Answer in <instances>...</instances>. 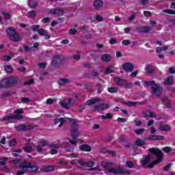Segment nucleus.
<instances>
[{
  "label": "nucleus",
  "instance_id": "nucleus-1",
  "mask_svg": "<svg viewBox=\"0 0 175 175\" xmlns=\"http://www.w3.org/2000/svg\"><path fill=\"white\" fill-rule=\"evenodd\" d=\"M19 83L20 79H18V78L10 76L0 81V89L9 88L10 87H16V85H18Z\"/></svg>",
  "mask_w": 175,
  "mask_h": 175
},
{
  "label": "nucleus",
  "instance_id": "nucleus-2",
  "mask_svg": "<svg viewBox=\"0 0 175 175\" xmlns=\"http://www.w3.org/2000/svg\"><path fill=\"white\" fill-rule=\"evenodd\" d=\"M150 154L152 155H155L157 159L153 161L152 163H149L148 167L150 169L154 167L155 165H158V163H161L162 162V158H163V153L161 150L155 148H152L149 149Z\"/></svg>",
  "mask_w": 175,
  "mask_h": 175
},
{
  "label": "nucleus",
  "instance_id": "nucleus-3",
  "mask_svg": "<svg viewBox=\"0 0 175 175\" xmlns=\"http://www.w3.org/2000/svg\"><path fill=\"white\" fill-rule=\"evenodd\" d=\"M20 169H29L28 172L30 174H36L39 172V166L31 164V162L24 161L19 164Z\"/></svg>",
  "mask_w": 175,
  "mask_h": 175
},
{
  "label": "nucleus",
  "instance_id": "nucleus-4",
  "mask_svg": "<svg viewBox=\"0 0 175 175\" xmlns=\"http://www.w3.org/2000/svg\"><path fill=\"white\" fill-rule=\"evenodd\" d=\"M5 32L7 33V36L11 42H20L21 40V37L16 31V29L13 27H8L6 29Z\"/></svg>",
  "mask_w": 175,
  "mask_h": 175
},
{
  "label": "nucleus",
  "instance_id": "nucleus-5",
  "mask_svg": "<svg viewBox=\"0 0 175 175\" xmlns=\"http://www.w3.org/2000/svg\"><path fill=\"white\" fill-rule=\"evenodd\" d=\"M70 132L72 139H75L79 137V124H77V120L75 119L71 120Z\"/></svg>",
  "mask_w": 175,
  "mask_h": 175
},
{
  "label": "nucleus",
  "instance_id": "nucleus-6",
  "mask_svg": "<svg viewBox=\"0 0 175 175\" xmlns=\"http://www.w3.org/2000/svg\"><path fill=\"white\" fill-rule=\"evenodd\" d=\"M15 115L6 116L5 120L8 122L10 120H23L24 117L21 114H24V111L22 109H17L14 111Z\"/></svg>",
  "mask_w": 175,
  "mask_h": 175
},
{
  "label": "nucleus",
  "instance_id": "nucleus-7",
  "mask_svg": "<svg viewBox=\"0 0 175 175\" xmlns=\"http://www.w3.org/2000/svg\"><path fill=\"white\" fill-rule=\"evenodd\" d=\"M108 172L112 174H131V172L125 170L122 167H118L116 168L111 167L108 170Z\"/></svg>",
  "mask_w": 175,
  "mask_h": 175
},
{
  "label": "nucleus",
  "instance_id": "nucleus-8",
  "mask_svg": "<svg viewBox=\"0 0 175 175\" xmlns=\"http://www.w3.org/2000/svg\"><path fill=\"white\" fill-rule=\"evenodd\" d=\"M64 62H65V58L61 57L60 55H56L53 56L51 64L54 68H59L61 65L64 64Z\"/></svg>",
  "mask_w": 175,
  "mask_h": 175
},
{
  "label": "nucleus",
  "instance_id": "nucleus-9",
  "mask_svg": "<svg viewBox=\"0 0 175 175\" xmlns=\"http://www.w3.org/2000/svg\"><path fill=\"white\" fill-rule=\"evenodd\" d=\"M65 14V10L64 9H50L48 10V14H51L52 16H57V17H62Z\"/></svg>",
  "mask_w": 175,
  "mask_h": 175
},
{
  "label": "nucleus",
  "instance_id": "nucleus-10",
  "mask_svg": "<svg viewBox=\"0 0 175 175\" xmlns=\"http://www.w3.org/2000/svg\"><path fill=\"white\" fill-rule=\"evenodd\" d=\"M153 95H157V96H161L163 91V88L161 87L159 84H154V85L151 87Z\"/></svg>",
  "mask_w": 175,
  "mask_h": 175
},
{
  "label": "nucleus",
  "instance_id": "nucleus-11",
  "mask_svg": "<svg viewBox=\"0 0 175 175\" xmlns=\"http://www.w3.org/2000/svg\"><path fill=\"white\" fill-rule=\"evenodd\" d=\"M14 129H16V131H18L19 132L21 131H31L33 129V126L21 124L19 125L15 126Z\"/></svg>",
  "mask_w": 175,
  "mask_h": 175
},
{
  "label": "nucleus",
  "instance_id": "nucleus-12",
  "mask_svg": "<svg viewBox=\"0 0 175 175\" xmlns=\"http://www.w3.org/2000/svg\"><path fill=\"white\" fill-rule=\"evenodd\" d=\"M110 105L106 103H100L97 105H94L93 109L94 111H103V110H106V109H109Z\"/></svg>",
  "mask_w": 175,
  "mask_h": 175
},
{
  "label": "nucleus",
  "instance_id": "nucleus-13",
  "mask_svg": "<svg viewBox=\"0 0 175 175\" xmlns=\"http://www.w3.org/2000/svg\"><path fill=\"white\" fill-rule=\"evenodd\" d=\"M151 29L152 28L150 27L142 26V27H137L135 29V31L138 32V33H148V32H150Z\"/></svg>",
  "mask_w": 175,
  "mask_h": 175
},
{
  "label": "nucleus",
  "instance_id": "nucleus-14",
  "mask_svg": "<svg viewBox=\"0 0 175 175\" xmlns=\"http://www.w3.org/2000/svg\"><path fill=\"white\" fill-rule=\"evenodd\" d=\"M122 68L124 72H132L135 66L131 62H126L122 65Z\"/></svg>",
  "mask_w": 175,
  "mask_h": 175
},
{
  "label": "nucleus",
  "instance_id": "nucleus-15",
  "mask_svg": "<svg viewBox=\"0 0 175 175\" xmlns=\"http://www.w3.org/2000/svg\"><path fill=\"white\" fill-rule=\"evenodd\" d=\"M79 150L83 151L84 152H91L92 151V148L88 144H82L79 146Z\"/></svg>",
  "mask_w": 175,
  "mask_h": 175
},
{
  "label": "nucleus",
  "instance_id": "nucleus-16",
  "mask_svg": "<svg viewBox=\"0 0 175 175\" xmlns=\"http://www.w3.org/2000/svg\"><path fill=\"white\" fill-rule=\"evenodd\" d=\"M55 170V166L54 165H48L46 167H42L40 169V172L42 173H47L49 172H54Z\"/></svg>",
  "mask_w": 175,
  "mask_h": 175
},
{
  "label": "nucleus",
  "instance_id": "nucleus-17",
  "mask_svg": "<svg viewBox=\"0 0 175 175\" xmlns=\"http://www.w3.org/2000/svg\"><path fill=\"white\" fill-rule=\"evenodd\" d=\"M163 135H149L147 140L155 141V140H163Z\"/></svg>",
  "mask_w": 175,
  "mask_h": 175
},
{
  "label": "nucleus",
  "instance_id": "nucleus-18",
  "mask_svg": "<svg viewBox=\"0 0 175 175\" xmlns=\"http://www.w3.org/2000/svg\"><path fill=\"white\" fill-rule=\"evenodd\" d=\"M69 105H72V98H66L61 103V106L64 109H69Z\"/></svg>",
  "mask_w": 175,
  "mask_h": 175
},
{
  "label": "nucleus",
  "instance_id": "nucleus-19",
  "mask_svg": "<svg viewBox=\"0 0 175 175\" xmlns=\"http://www.w3.org/2000/svg\"><path fill=\"white\" fill-rule=\"evenodd\" d=\"M174 83V78L173 76H168L165 81L163 83V85H172Z\"/></svg>",
  "mask_w": 175,
  "mask_h": 175
},
{
  "label": "nucleus",
  "instance_id": "nucleus-20",
  "mask_svg": "<svg viewBox=\"0 0 175 175\" xmlns=\"http://www.w3.org/2000/svg\"><path fill=\"white\" fill-rule=\"evenodd\" d=\"M101 166L104 169H110L113 166V163L107 161H103L101 162Z\"/></svg>",
  "mask_w": 175,
  "mask_h": 175
},
{
  "label": "nucleus",
  "instance_id": "nucleus-21",
  "mask_svg": "<svg viewBox=\"0 0 175 175\" xmlns=\"http://www.w3.org/2000/svg\"><path fill=\"white\" fill-rule=\"evenodd\" d=\"M122 105H124L125 106H129V107H135L137 106V103L135 101H124L120 102Z\"/></svg>",
  "mask_w": 175,
  "mask_h": 175
},
{
  "label": "nucleus",
  "instance_id": "nucleus-22",
  "mask_svg": "<svg viewBox=\"0 0 175 175\" xmlns=\"http://www.w3.org/2000/svg\"><path fill=\"white\" fill-rule=\"evenodd\" d=\"M0 161H8V157H1ZM6 170V163L5 161H0V170Z\"/></svg>",
  "mask_w": 175,
  "mask_h": 175
},
{
  "label": "nucleus",
  "instance_id": "nucleus-23",
  "mask_svg": "<svg viewBox=\"0 0 175 175\" xmlns=\"http://www.w3.org/2000/svg\"><path fill=\"white\" fill-rule=\"evenodd\" d=\"M101 61L103 62H110L111 61V56L107 53L101 55Z\"/></svg>",
  "mask_w": 175,
  "mask_h": 175
},
{
  "label": "nucleus",
  "instance_id": "nucleus-24",
  "mask_svg": "<svg viewBox=\"0 0 175 175\" xmlns=\"http://www.w3.org/2000/svg\"><path fill=\"white\" fill-rule=\"evenodd\" d=\"M28 5L31 9L38 8V0H29Z\"/></svg>",
  "mask_w": 175,
  "mask_h": 175
},
{
  "label": "nucleus",
  "instance_id": "nucleus-25",
  "mask_svg": "<svg viewBox=\"0 0 175 175\" xmlns=\"http://www.w3.org/2000/svg\"><path fill=\"white\" fill-rule=\"evenodd\" d=\"M115 83L118 84V85H120V87H122V85H124L125 84V80H122L120 78V77H116L114 79Z\"/></svg>",
  "mask_w": 175,
  "mask_h": 175
},
{
  "label": "nucleus",
  "instance_id": "nucleus-26",
  "mask_svg": "<svg viewBox=\"0 0 175 175\" xmlns=\"http://www.w3.org/2000/svg\"><path fill=\"white\" fill-rule=\"evenodd\" d=\"M145 72H146L147 75H152L155 70L150 64H147L145 67Z\"/></svg>",
  "mask_w": 175,
  "mask_h": 175
},
{
  "label": "nucleus",
  "instance_id": "nucleus-27",
  "mask_svg": "<svg viewBox=\"0 0 175 175\" xmlns=\"http://www.w3.org/2000/svg\"><path fill=\"white\" fill-rule=\"evenodd\" d=\"M159 129L160 131H161V132H167L169 131H171L172 128L167 124H161L159 126Z\"/></svg>",
  "mask_w": 175,
  "mask_h": 175
},
{
  "label": "nucleus",
  "instance_id": "nucleus-28",
  "mask_svg": "<svg viewBox=\"0 0 175 175\" xmlns=\"http://www.w3.org/2000/svg\"><path fill=\"white\" fill-rule=\"evenodd\" d=\"M94 6L95 9H100L103 6V1L102 0H95Z\"/></svg>",
  "mask_w": 175,
  "mask_h": 175
},
{
  "label": "nucleus",
  "instance_id": "nucleus-29",
  "mask_svg": "<svg viewBox=\"0 0 175 175\" xmlns=\"http://www.w3.org/2000/svg\"><path fill=\"white\" fill-rule=\"evenodd\" d=\"M99 100H100L99 98L90 99V100L86 101L85 105L86 106H91V105H95V103H96V102H99Z\"/></svg>",
  "mask_w": 175,
  "mask_h": 175
},
{
  "label": "nucleus",
  "instance_id": "nucleus-30",
  "mask_svg": "<svg viewBox=\"0 0 175 175\" xmlns=\"http://www.w3.org/2000/svg\"><path fill=\"white\" fill-rule=\"evenodd\" d=\"M150 159H151V156H150V154H148L147 156L145 157L144 160H142L140 162L142 165L144 166V165H147V163L150 162Z\"/></svg>",
  "mask_w": 175,
  "mask_h": 175
},
{
  "label": "nucleus",
  "instance_id": "nucleus-31",
  "mask_svg": "<svg viewBox=\"0 0 175 175\" xmlns=\"http://www.w3.org/2000/svg\"><path fill=\"white\" fill-rule=\"evenodd\" d=\"M107 91L110 94H117L118 92V88L110 87L107 88Z\"/></svg>",
  "mask_w": 175,
  "mask_h": 175
},
{
  "label": "nucleus",
  "instance_id": "nucleus-32",
  "mask_svg": "<svg viewBox=\"0 0 175 175\" xmlns=\"http://www.w3.org/2000/svg\"><path fill=\"white\" fill-rule=\"evenodd\" d=\"M113 72L114 71L113 70V66L109 65L105 70V75H110V73H113Z\"/></svg>",
  "mask_w": 175,
  "mask_h": 175
},
{
  "label": "nucleus",
  "instance_id": "nucleus-33",
  "mask_svg": "<svg viewBox=\"0 0 175 175\" xmlns=\"http://www.w3.org/2000/svg\"><path fill=\"white\" fill-rule=\"evenodd\" d=\"M135 146H138V147H142V146L146 145V142L142 139H137L135 142Z\"/></svg>",
  "mask_w": 175,
  "mask_h": 175
},
{
  "label": "nucleus",
  "instance_id": "nucleus-34",
  "mask_svg": "<svg viewBox=\"0 0 175 175\" xmlns=\"http://www.w3.org/2000/svg\"><path fill=\"white\" fill-rule=\"evenodd\" d=\"M66 83H69V79H68L66 78H62L58 81V84L59 85H64V84H66Z\"/></svg>",
  "mask_w": 175,
  "mask_h": 175
},
{
  "label": "nucleus",
  "instance_id": "nucleus-35",
  "mask_svg": "<svg viewBox=\"0 0 175 175\" xmlns=\"http://www.w3.org/2000/svg\"><path fill=\"white\" fill-rule=\"evenodd\" d=\"M144 83L145 85H146V87H152L156 84L155 81H145Z\"/></svg>",
  "mask_w": 175,
  "mask_h": 175
},
{
  "label": "nucleus",
  "instance_id": "nucleus-36",
  "mask_svg": "<svg viewBox=\"0 0 175 175\" xmlns=\"http://www.w3.org/2000/svg\"><path fill=\"white\" fill-rule=\"evenodd\" d=\"M113 118V114L108 113L105 116L103 115L101 116V119L103 120H111Z\"/></svg>",
  "mask_w": 175,
  "mask_h": 175
},
{
  "label": "nucleus",
  "instance_id": "nucleus-37",
  "mask_svg": "<svg viewBox=\"0 0 175 175\" xmlns=\"http://www.w3.org/2000/svg\"><path fill=\"white\" fill-rule=\"evenodd\" d=\"M126 166L129 169H134L135 165L133 164V161H126Z\"/></svg>",
  "mask_w": 175,
  "mask_h": 175
},
{
  "label": "nucleus",
  "instance_id": "nucleus-38",
  "mask_svg": "<svg viewBox=\"0 0 175 175\" xmlns=\"http://www.w3.org/2000/svg\"><path fill=\"white\" fill-rule=\"evenodd\" d=\"M38 145L41 147H46V146L49 145V141L42 139V141L39 142Z\"/></svg>",
  "mask_w": 175,
  "mask_h": 175
},
{
  "label": "nucleus",
  "instance_id": "nucleus-39",
  "mask_svg": "<svg viewBox=\"0 0 175 175\" xmlns=\"http://www.w3.org/2000/svg\"><path fill=\"white\" fill-rule=\"evenodd\" d=\"M5 70L7 73H12L13 72V68H12V66L7 64L5 66Z\"/></svg>",
  "mask_w": 175,
  "mask_h": 175
},
{
  "label": "nucleus",
  "instance_id": "nucleus-40",
  "mask_svg": "<svg viewBox=\"0 0 175 175\" xmlns=\"http://www.w3.org/2000/svg\"><path fill=\"white\" fill-rule=\"evenodd\" d=\"M144 131H146L145 129H137L134 130V133H136V135H142V133H144Z\"/></svg>",
  "mask_w": 175,
  "mask_h": 175
},
{
  "label": "nucleus",
  "instance_id": "nucleus-41",
  "mask_svg": "<svg viewBox=\"0 0 175 175\" xmlns=\"http://www.w3.org/2000/svg\"><path fill=\"white\" fill-rule=\"evenodd\" d=\"M23 162H21V159H16L14 160H12L10 161V163H13L14 165H18L20 163V165H21Z\"/></svg>",
  "mask_w": 175,
  "mask_h": 175
},
{
  "label": "nucleus",
  "instance_id": "nucleus-42",
  "mask_svg": "<svg viewBox=\"0 0 175 175\" xmlns=\"http://www.w3.org/2000/svg\"><path fill=\"white\" fill-rule=\"evenodd\" d=\"M23 150H24L25 152H32V146H26V147H23Z\"/></svg>",
  "mask_w": 175,
  "mask_h": 175
},
{
  "label": "nucleus",
  "instance_id": "nucleus-43",
  "mask_svg": "<svg viewBox=\"0 0 175 175\" xmlns=\"http://www.w3.org/2000/svg\"><path fill=\"white\" fill-rule=\"evenodd\" d=\"M38 33L40 35V36H44L46 33H47V31L44 30V29H40Z\"/></svg>",
  "mask_w": 175,
  "mask_h": 175
},
{
  "label": "nucleus",
  "instance_id": "nucleus-44",
  "mask_svg": "<svg viewBox=\"0 0 175 175\" xmlns=\"http://www.w3.org/2000/svg\"><path fill=\"white\" fill-rule=\"evenodd\" d=\"M85 90H87V91H91L92 88V85L91 84V83H87L85 84Z\"/></svg>",
  "mask_w": 175,
  "mask_h": 175
},
{
  "label": "nucleus",
  "instance_id": "nucleus-45",
  "mask_svg": "<svg viewBox=\"0 0 175 175\" xmlns=\"http://www.w3.org/2000/svg\"><path fill=\"white\" fill-rule=\"evenodd\" d=\"M163 151L164 152H165L166 154H169V152H170V151H172V148H170L169 146H165V147L163 148Z\"/></svg>",
  "mask_w": 175,
  "mask_h": 175
},
{
  "label": "nucleus",
  "instance_id": "nucleus-46",
  "mask_svg": "<svg viewBox=\"0 0 175 175\" xmlns=\"http://www.w3.org/2000/svg\"><path fill=\"white\" fill-rule=\"evenodd\" d=\"M163 12L167 14H175V11L170 9L164 10Z\"/></svg>",
  "mask_w": 175,
  "mask_h": 175
},
{
  "label": "nucleus",
  "instance_id": "nucleus-47",
  "mask_svg": "<svg viewBox=\"0 0 175 175\" xmlns=\"http://www.w3.org/2000/svg\"><path fill=\"white\" fill-rule=\"evenodd\" d=\"M11 94L9 92H6L0 94V98H8V96H10Z\"/></svg>",
  "mask_w": 175,
  "mask_h": 175
},
{
  "label": "nucleus",
  "instance_id": "nucleus-48",
  "mask_svg": "<svg viewBox=\"0 0 175 175\" xmlns=\"http://www.w3.org/2000/svg\"><path fill=\"white\" fill-rule=\"evenodd\" d=\"M35 83V81L33 79H29V81H27L26 82H25L24 85H31V84H34Z\"/></svg>",
  "mask_w": 175,
  "mask_h": 175
},
{
  "label": "nucleus",
  "instance_id": "nucleus-49",
  "mask_svg": "<svg viewBox=\"0 0 175 175\" xmlns=\"http://www.w3.org/2000/svg\"><path fill=\"white\" fill-rule=\"evenodd\" d=\"M36 148L37 152H39L40 154H42L43 148L40 145H38Z\"/></svg>",
  "mask_w": 175,
  "mask_h": 175
},
{
  "label": "nucleus",
  "instance_id": "nucleus-50",
  "mask_svg": "<svg viewBox=\"0 0 175 175\" xmlns=\"http://www.w3.org/2000/svg\"><path fill=\"white\" fill-rule=\"evenodd\" d=\"M136 18V13L133 12L131 16L129 18V21H133Z\"/></svg>",
  "mask_w": 175,
  "mask_h": 175
},
{
  "label": "nucleus",
  "instance_id": "nucleus-51",
  "mask_svg": "<svg viewBox=\"0 0 175 175\" xmlns=\"http://www.w3.org/2000/svg\"><path fill=\"white\" fill-rule=\"evenodd\" d=\"M41 23H42L43 24H47V23H50V18L46 17V18H42L41 20Z\"/></svg>",
  "mask_w": 175,
  "mask_h": 175
},
{
  "label": "nucleus",
  "instance_id": "nucleus-52",
  "mask_svg": "<svg viewBox=\"0 0 175 175\" xmlns=\"http://www.w3.org/2000/svg\"><path fill=\"white\" fill-rule=\"evenodd\" d=\"M3 14L4 18H5V20H10V18L12 17V15H10V14L6 13V12H3Z\"/></svg>",
  "mask_w": 175,
  "mask_h": 175
},
{
  "label": "nucleus",
  "instance_id": "nucleus-53",
  "mask_svg": "<svg viewBox=\"0 0 175 175\" xmlns=\"http://www.w3.org/2000/svg\"><path fill=\"white\" fill-rule=\"evenodd\" d=\"M3 59L5 62H7L8 61H10V59H12V56H10V55H3Z\"/></svg>",
  "mask_w": 175,
  "mask_h": 175
},
{
  "label": "nucleus",
  "instance_id": "nucleus-54",
  "mask_svg": "<svg viewBox=\"0 0 175 175\" xmlns=\"http://www.w3.org/2000/svg\"><path fill=\"white\" fill-rule=\"evenodd\" d=\"M119 140L120 142H126L128 138L125 135H120Z\"/></svg>",
  "mask_w": 175,
  "mask_h": 175
},
{
  "label": "nucleus",
  "instance_id": "nucleus-55",
  "mask_svg": "<svg viewBox=\"0 0 175 175\" xmlns=\"http://www.w3.org/2000/svg\"><path fill=\"white\" fill-rule=\"evenodd\" d=\"M16 144H17V141H16V139H13L10 142V146L14 147V146H16Z\"/></svg>",
  "mask_w": 175,
  "mask_h": 175
},
{
  "label": "nucleus",
  "instance_id": "nucleus-56",
  "mask_svg": "<svg viewBox=\"0 0 175 175\" xmlns=\"http://www.w3.org/2000/svg\"><path fill=\"white\" fill-rule=\"evenodd\" d=\"M39 28H40V26L39 25H33V29L32 31H33V32H36L39 31Z\"/></svg>",
  "mask_w": 175,
  "mask_h": 175
},
{
  "label": "nucleus",
  "instance_id": "nucleus-57",
  "mask_svg": "<svg viewBox=\"0 0 175 175\" xmlns=\"http://www.w3.org/2000/svg\"><path fill=\"white\" fill-rule=\"evenodd\" d=\"M124 85H125L126 88H132V87H133V83H126V81H125Z\"/></svg>",
  "mask_w": 175,
  "mask_h": 175
},
{
  "label": "nucleus",
  "instance_id": "nucleus-58",
  "mask_svg": "<svg viewBox=\"0 0 175 175\" xmlns=\"http://www.w3.org/2000/svg\"><path fill=\"white\" fill-rule=\"evenodd\" d=\"M144 14L145 17H151L152 16V14L150 11H144Z\"/></svg>",
  "mask_w": 175,
  "mask_h": 175
},
{
  "label": "nucleus",
  "instance_id": "nucleus-59",
  "mask_svg": "<svg viewBox=\"0 0 175 175\" xmlns=\"http://www.w3.org/2000/svg\"><path fill=\"white\" fill-rule=\"evenodd\" d=\"M39 68H41L42 69L46 68L47 66V64L46 62H41L38 63Z\"/></svg>",
  "mask_w": 175,
  "mask_h": 175
},
{
  "label": "nucleus",
  "instance_id": "nucleus-60",
  "mask_svg": "<svg viewBox=\"0 0 175 175\" xmlns=\"http://www.w3.org/2000/svg\"><path fill=\"white\" fill-rule=\"evenodd\" d=\"M21 101L23 102V103H28L31 102V100H29V98H28L27 97H23L21 98Z\"/></svg>",
  "mask_w": 175,
  "mask_h": 175
},
{
  "label": "nucleus",
  "instance_id": "nucleus-61",
  "mask_svg": "<svg viewBox=\"0 0 175 175\" xmlns=\"http://www.w3.org/2000/svg\"><path fill=\"white\" fill-rule=\"evenodd\" d=\"M106 152H107L108 154H109V155H111L112 157H116V151L114 150H107Z\"/></svg>",
  "mask_w": 175,
  "mask_h": 175
},
{
  "label": "nucleus",
  "instance_id": "nucleus-62",
  "mask_svg": "<svg viewBox=\"0 0 175 175\" xmlns=\"http://www.w3.org/2000/svg\"><path fill=\"white\" fill-rule=\"evenodd\" d=\"M94 165H95V163H94V161H88L87 163L88 167H94Z\"/></svg>",
  "mask_w": 175,
  "mask_h": 175
},
{
  "label": "nucleus",
  "instance_id": "nucleus-63",
  "mask_svg": "<svg viewBox=\"0 0 175 175\" xmlns=\"http://www.w3.org/2000/svg\"><path fill=\"white\" fill-rule=\"evenodd\" d=\"M77 163L80 165V166H85V163L84 162V160H83V159L77 160Z\"/></svg>",
  "mask_w": 175,
  "mask_h": 175
},
{
  "label": "nucleus",
  "instance_id": "nucleus-64",
  "mask_svg": "<svg viewBox=\"0 0 175 175\" xmlns=\"http://www.w3.org/2000/svg\"><path fill=\"white\" fill-rule=\"evenodd\" d=\"M36 16V12L35 11H30L29 12V17L32 18Z\"/></svg>",
  "mask_w": 175,
  "mask_h": 175
}]
</instances>
